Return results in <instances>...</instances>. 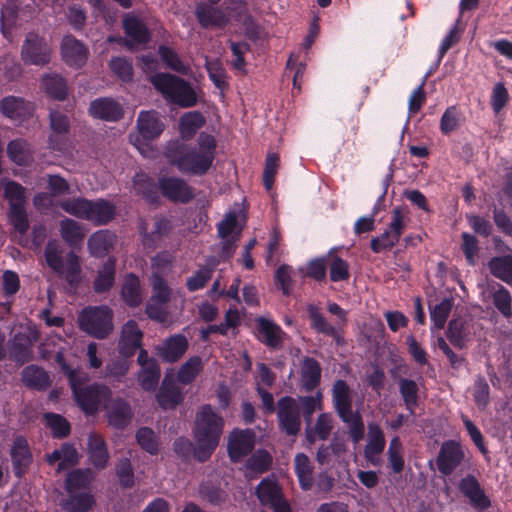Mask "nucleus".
<instances>
[{
  "mask_svg": "<svg viewBox=\"0 0 512 512\" xmlns=\"http://www.w3.org/2000/svg\"><path fill=\"white\" fill-rule=\"evenodd\" d=\"M205 66L215 86L221 90L225 89L227 87L226 72L221 61L219 59L209 61L206 57Z\"/></svg>",
  "mask_w": 512,
  "mask_h": 512,
  "instance_id": "0e129e2a",
  "label": "nucleus"
},
{
  "mask_svg": "<svg viewBox=\"0 0 512 512\" xmlns=\"http://www.w3.org/2000/svg\"><path fill=\"white\" fill-rule=\"evenodd\" d=\"M327 269L328 257L326 254L309 260L306 264L304 275L317 283H325L327 281Z\"/></svg>",
  "mask_w": 512,
  "mask_h": 512,
  "instance_id": "09e8293b",
  "label": "nucleus"
},
{
  "mask_svg": "<svg viewBox=\"0 0 512 512\" xmlns=\"http://www.w3.org/2000/svg\"><path fill=\"white\" fill-rule=\"evenodd\" d=\"M90 114L99 119L116 121L123 116V109L119 103L110 98L94 100L89 107Z\"/></svg>",
  "mask_w": 512,
  "mask_h": 512,
  "instance_id": "bb28decb",
  "label": "nucleus"
},
{
  "mask_svg": "<svg viewBox=\"0 0 512 512\" xmlns=\"http://www.w3.org/2000/svg\"><path fill=\"white\" fill-rule=\"evenodd\" d=\"M122 298L130 306H138L143 299L140 280L133 274L128 275L122 286Z\"/></svg>",
  "mask_w": 512,
  "mask_h": 512,
  "instance_id": "a18cd8bd",
  "label": "nucleus"
},
{
  "mask_svg": "<svg viewBox=\"0 0 512 512\" xmlns=\"http://www.w3.org/2000/svg\"><path fill=\"white\" fill-rule=\"evenodd\" d=\"M137 363L140 366L137 374L139 385L145 391H154L158 386L161 375L157 360L150 357L146 350L141 349Z\"/></svg>",
  "mask_w": 512,
  "mask_h": 512,
  "instance_id": "f8f14e48",
  "label": "nucleus"
},
{
  "mask_svg": "<svg viewBox=\"0 0 512 512\" xmlns=\"http://www.w3.org/2000/svg\"><path fill=\"white\" fill-rule=\"evenodd\" d=\"M488 268L494 277L512 286V254L492 257Z\"/></svg>",
  "mask_w": 512,
  "mask_h": 512,
  "instance_id": "f704fd0d",
  "label": "nucleus"
},
{
  "mask_svg": "<svg viewBox=\"0 0 512 512\" xmlns=\"http://www.w3.org/2000/svg\"><path fill=\"white\" fill-rule=\"evenodd\" d=\"M123 27L127 36L131 38L130 41L122 38L116 39L112 36L108 37V41H117L129 48H131L134 43L144 44L149 41L150 36L148 29L146 28L145 24L137 17H125L123 20Z\"/></svg>",
  "mask_w": 512,
  "mask_h": 512,
  "instance_id": "aec40b11",
  "label": "nucleus"
},
{
  "mask_svg": "<svg viewBox=\"0 0 512 512\" xmlns=\"http://www.w3.org/2000/svg\"><path fill=\"white\" fill-rule=\"evenodd\" d=\"M115 275V263L112 260H108L104 263L101 270L94 281L95 291L98 293L105 292L111 288L114 282Z\"/></svg>",
  "mask_w": 512,
  "mask_h": 512,
  "instance_id": "bf43d9fd",
  "label": "nucleus"
},
{
  "mask_svg": "<svg viewBox=\"0 0 512 512\" xmlns=\"http://www.w3.org/2000/svg\"><path fill=\"white\" fill-rule=\"evenodd\" d=\"M271 464V456L266 451H258L252 455L246 462L247 476L254 477L259 473H263L269 469Z\"/></svg>",
  "mask_w": 512,
  "mask_h": 512,
  "instance_id": "4d7b16f0",
  "label": "nucleus"
},
{
  "mask_svg": "<svg viewBox=\"0 0 512 512\" xmlns=\"http://www.w3.org/2000/svg\"><path fill=\"white\" fill-rule=\"evenodd\" d=\"M217 228L218 236L221 240L219 257L221 260H227L234 254L242 231L236 213L230 212L226 214L223 220L219 222Z\"/></svg>",
  "mask_w": 512,
  "mask_h": 512,
  "instance_id": "1a4fd4ad",
  "label": "nucleus"
},
{
  "mask_svg": "<svg viewBox=\"0 0 512 512\" xmlns=\"http://www.w3.org/2000/svg\"><path fill=\"white\" fill-rule=\"evenodd\" d=\"M459 489L461 493L469 499L474 508L484 510L490 507V499L486 496L474 475L468 474L462 478L459 483Z\"/></svg>",
  "mask_w": 512,
  "mask_h": 512,
  "instance_id": "6ab92c4d",
  "label": "nucleus"
},
{
  "mask_svg": "<svg viewBox=\"0 0 512 512\" xmlns=\"http://www.w3.org/2000/svg\"><path fill=\"white\" fill-rule=\"evenodd\" d=\"M307 314L312 330L317 334L331 337L338 345L343 344L342 327L339 324H331L318 306L309 304L307 306Z\"/></svg>",
  "mask_w": 512,
  "mask_h": 512,
  "instance_id": "ddd939ff",
  "label": "nucleus"
},
{
  "mask_svg": "<svg viewBox=\"0 0 512 512\" xmlns=\"http://www.w3.org/2000/svg\"><path fill=\"white\" fill-rule=\"evenodd\" d=\"M398 389L405 408L410 412V415H414L419 398V387L417 383L412 379L401 377L398 380Z\"/></svg>",
  "mask_w": 512,
  "mask_h": 512,
  "instance_id": "58836bf2",
  "label": "nucleus"
},
{
  "mask_svg": "<svg viewBox=\"0 0 512 512\" xmlns=\"http://www.w3.org/2000/svg\"><path fill=\"white\" fill-rule=\"evenodd\" d=\"M294 462L295 474L298 478L301 489L304 491L311 490L314 484V466L311 463L309 457L303 453H298L295 456Z\"/></svg>",
  "mask_w": 512,
  "mask_h": 512,
  "instance_id": "2f4dec72",
  "label": "nucleus"
},
{
  "mask_svg": "<svg viewBox=\"0 0 512 512\" xmlns=\"http://www.w3.org/2000/svg\"><path fill=\"white\" fill-rule=\"evenodd\" d=\"M89 208H87V213L85 216V220H88L96 225H105L110 222L116 213V207L111 202L98 199L96 201L89 202Z\"/></svg>",
  "mask_w": 512,
  "mask_h": 512,
  "instance_id": "a878e982",
  "label": "nucleus"
},
{
  "mask_svg": "<svg viewBox=\"0 0 512 512\" xmlns=\"http://www.w3.org/2000/svg\"><path fill=\"white\" fill-rule=\"evenodd\" d=\"M136 128L138 135L131 141L144 156H149L152 151L146 143L159 137L165 129L164 121L158 112L154 110L141 111L137 118Z\"/></svg>",
  "mask_w": 512,
  "mask_h": 512,
  "instance_id": "39448f33",
  "label": "nucleus"
},
{
  "mask_svg": "<svg viewBox=\"0 0 512 512\" xmlns=\"http://www.w3.org/2000/svg\"><path fill=\"white\" fill-rule=\"evenodd\" d=\"M143 332L134 320H129L123 325L121 337L118 342V350L122 356L130 357L141 348Z\"/></svg>",
  "mask_w": 512,
  "mask_h": 512,
  "instance_id": "a211bd4d",
  "label": "nucleus"
},
{
  "mask_svg": "<svg viewBox=\"0 0 512 512\" xmlns=\"http://www.w3.org/2000/svg\"><path fill=\"white\" fill-rule=\"evenodd\" d=\"M150 81L166 100L180 107L188 108L197 103L195 90L180 77L168 73H156L150 77Z\"/></svg>",
  "mask_w": 512,
  "mask_h": 512,
  "instance_id": "20e7f679",
  "label": "nucleus"
},
{
  "mask_svg": "<svg viewBox=\"0 0 512 512\" xmlns=\"http://www.w3.org/2000/svg\"><path fill=\"white\" fill-rule=\"evenodd\" d=\"M453 308V299L444 298L440 303L430 307V319L435 328H444Z\"/></svg>",
  "mask_w": 512,
  "mask_h": 512,
  "instance_id": "6e6d98bb",
  "label": "nucleus"
},
{
  "mask_svg": "<svg viewBox=\"0 0 512 512\" xmlns=\"http://www.w3.org/2000/svg\"><path fill=\"white\" fill-rule=\"evenodd\" d=\"M60 235L70 246H76L84 240L86 230L79 222L65 218L60 222Z\"/></svg>",
  "mask_w": 512,
  "mask_h": 512,
  "instance_id": "4c0bfd02",
  "label": "nucleus"
},
{
  "mask_svg": "<svg viewBox=\"0 0 512 512\" xmlns=\"http://www.w3.org/2000/svg\"><path fill=\"white\" fill-rule=\"evenodd\" d=\"M159 189L166 198L174 202L186 203L194 197L192 188L178 177L160 178Z\"/></svg>",
  "mask_w": 512,
  "mask_h": 512,
  "instance_id": "4468645a",
  "label": "nucleus"
},
{
  "mask_svg": "<svg viewBox=\"0 0 512 512\" xmlns=\"http://www.w3.org/2000/svg\"><path fill=\"white\" fill-rule=\"evenodd\" d=\"M156 399L163 409H172L182 402L183 396L177 386L165 379L156 395Z\"/></svg>",
  "mask_w": 512,
  "mask_h": 512,
  "instance_id": "ea45409f",
  "label": "nucleus"
},
{
  "mask_svg": "<svg viewBox=\"0 0 512 512\" xmlns=\"http://www.w3.org/2000/svg\"><path fill=\"white\" fill-rule=\"evenodd\" d=\"M398 242L399 239L386 229L380 236L372 237L370 248L378 254L391 250Z\"/></svg>",
  "mask_w": 512,
  "mask_h": 512,
  "instance_id": "774afa93",
  "label": "nucleus"
},
{
  "mask_svg": "<svg viewBox=\"0 0 512 512\" xmlns=\"http://www.w3.org/2000/svg\"><path fill=\"white\" fill-rule=\"evenodd\" d=\"M129 357L123 356L110 361L105 368V376L111 377L114 380L120 382L126 376L131 367V361Z\"/></svg>",
  "mask_w": 512,
  "mask_h": 512,
  "instance_id": "e2e57ef3",
  "label": "nucleus"
},
{
  "mask_svg": "<svg viewBox=\"0 0 512 512\" xmlns=\"http://www.w3.org/2000/svg\"><path fill=\"white\" fill-rule=\"evenodd\" d=\"M112 311L107 306L89 307L79 315L80 328L88 334L103 339L113 330Z\"/></svg>",
  "mask_w": 512,
  "mask_h": 512,
  "instance_id": "423d86ee",
  "label": "nucleus"
},
{
  "mask_svg": "<svg viewBox=\"0 0 512 512\" xmlns=\"http://www.w3.org/2000/svg\"><path fill=\"white\" fill-rule=\"evenodd\" d=\"M195 14L203 28H221L229 20L221 9L205 4L197 6Z\"/></svg>",
  "mask_w": 512,
  "mask_h": 512,
  "instance_id": "cd10ccee",
  "label": "nucleus"
},
{
  "mask_svg": "<svg viewBox=\"0 0 512 512\" xmlns=\"http://www.w3.org/2000/svg\"><path fill=\"white\" fill-rule=\"evenodd\" d=\"M329 278L331 282H344L350 279V264L331 249L327 253Z\"/></svg>",
  "mask_w": 512,
  "mask_h": 512,
  "instance_id": "7c9ffc66",
  "label": "nucleus"
},
{
  "mask_svg": "<svg viewBox=\"0 0 512 512\" xmlns=\"http://www.w3.org/2000/svg\"><path fill=\"white\" fill-rule=\"evenodd\" d=\"M203 367L202 359L198 356L190 357L177 373V379L182 384H189L199 375Z\"/></svg>",
  "mask_w": 512,
  "mask_h": 512,
  "instance_id": "5fc2aeb1",
  "label": "nucleus"
},
{
  "mask_svg": "<svg viewBox=\"0 0 512 512\" xmlns=\"http://www.w3.org/2000/svg\"><path fill=\"white\" fill-rule=\"evenodd\" d=\"M297 402V409L299 415L302 416L308 427L311 426L312 416L316 409L322 407V393L318 391L315 396H302L299 397Z\"/></svg>",
  "mask_w": 512,
  "mask_h": 512,
  "instance_id": "8fccbe9b",
  "label": "nucleus"
},
{
  "mask_svg": "<svg viewBox=\"0 0 512 512\" xmlns=\"http://www.w3.org/2000/svg\"><path fill=\"white\" fill-rule=\"evenodd\" d=\"M87 455L91 465L97 470L107 467L110 455L103 437L97 433H90L87 442Z\"/></svg>",
  "mask_w": 512,
  "mask_h": 512,
  "instance_id": "5701e85b",
  "label": "nucleus"
},
{
  "mask_svg": "<svg viewBox=\"0 0 512 512\" xmlns=\"http://www.w3.org/2000/svg\"><path fill=\"white\" fill-rule=\"evenodd\" d=\"M257 496L264 505H270L275 512H288L285 499L274 479H265L257 487Z\"/></svg>",
  "mask_w": 512,
  "mask_h": 512,
  "instance_id": "f3484780",
  "label": "nucleus"
},
{
  "mask_svg": "<svg viewBox=\"0 0 512 512\" xmlns=\"http://www.w3.org/2000/svg\"><path fill=\"white\" fill-rule=\"evenodd\" d=\"M56 273L71 285L79 283L81 280V265L79 257L74 252H69L63 260V264L60 269H58Z\"/></svg>",
  "mask_w": 512,
  "mask_h": 512,
  "instance_id": "37998d69",
  "label": "nucleus"
},
{
  "mask_svg": "<svg viewBox=\"0 0 512 512\" xmlns=\"http://www.w3.org/2000/svg\"><path fill=\"white\" fill-rule=\"evenodd\" d=\"M159 54L161 56V59L166 63V65L180 73V74H184V75H187L189 73V67L187 65H185L180 57L177 55V53H175L172 49H170L169 47H166V46H160L159 47Z\"/></svg>",
  "mask_w": 512,
  "mask_h": 512,
  "instance_id": "69168bd1",
  "label": "nucleus"
},
{
  "mask_svg": "<svg viewBox=\"0 0 512 512\" xmlns=\"http://www.w3.org/2000/svg\"><path fill=\"white\" fill-rule=\"evenodd\" d=\"M114 235L108 231H98L88 240V247L91 254L103 256L106 254L114 242Z\"/></svg>",
  "mask_w": 512,
  "mask_h": 512,
  "instance_id": "603ef678",
  "label": "nucleus"
},
{
  "mask_svg": "<svg viewBox=\"0 0 512 512\" xmlns=\"http://www.w3.org/2000/svg\"><path fill=\"white\" fill-rule=\"evenodd\" d=\"M46 425L57 438L66 437L70 432V425L65 418L58 414L47 413L44 416Z\"/></svg>",
  "mask_w": 512,
  "mask_h": 512,
  "instance_id": "338daca9",
  "label": "nucleus"
},
{
  "mask_svg": "<svg viewBox=\"0 0 512 512\" xmlns=\"http://www.w3.org/2000/svg\"><path fill=\"white\" fill-rule=\"evenodd\" d=\"M215 153L216 140L206 133L199 135L195 147L174 141L170 142L165 150V156L171 165L176 166L182 173L195 175L205 174L210 169Z\"/></svg>",
  "mask_w": 512,
  "mask_h": 512,
  "instance_id": "f257e3e1",
  "label": "nucleus"
},
{
  "mask_svg": "<svg viewBox=\"0 0 512 512\" xmlns=\"http://www.w3.org/2000/svg\"><path fill=\"white\" fill-rule=\"evenodd\" d=\"M257 336L261 342L269 347H278L282 343L281 330L272 321L264 318H256Z\"/></svg>",
  "mask_w": 512,
  "mask_h": 512,
  "instance_id": "c756f323",
  "label": "nucleus"
},
{
  "mask_svg": "<svg viewBox=\"0 0 512 512\" xmlns=\"http://www.w3.org/2000/svg\"><path fill=\"white\" fill-rule=\"evenodd\" d=\"M204 124L205 117L201 112L190 111L185 113L179 120V131L182 138H192Z\"/></svg>",
  "mask_w": 512,
  "mask_h": 512,
  "instance_id": "c03bdc74",
  "label": "nucleus"
},
{
  "mask_svg": "<svg viewBox=\"0 0 512 512\" xmlns=\"http://www.w3.org/2000/svg\"><path fill=\"white\" fill-rule=\"evenodd\" d=\"M333 429V420L330 413H321L313 428L306 430V439L309 443H314L316 438L325 441L329 438Z\"/></svg>",
  "mask_w": 512,
  "mask_h": 512,
  "instance_id": "79ce46f5",
  "label": "nucleus"
},
{
  "mask_svg": "<svg viewBox=\"0 0 512 512\" xmlns=\"http://www.w3.org/2000/svg\"><path fill=\"white\" fill-rule=\"evenodd\" d=\"M386 440L381 427L376 423L368 425V442L364 448V456L371 463L384 451Z\"/></svg>",
  "mask_w": 512,
  "mask_h": 512,
  "instance_id": "c85d7f7f",
  "label": "nucleus"
},
{
  "mask_svg": "<svg viewBox=\"0 0 512 512\" xmlns=\"http://www.w3.org/2000/svg\"><path fill=\"white\" fill-rule=\"evenodd\" d=\"M93 479L94 473L90 468L73 470L67 474L65 489L72 494L77 489L88 486Z\"/></svg>",
  "mask_w": 512,
  "mask_h": 512,
  "instance_id": "de8ad7c7",
  "label": "nucleus"
},
{
  "mask_svg": "<svg viewBox=\"0 0 512 512\" xmlns=\"http://www.w3.org/2000/svg\"><path fill=\"white\" fill-rule=\"evenodd\" d=\"M87 380L77 381L71 388L79 406L88 414L95 413L110 398L111 390L104 385L84 386Z\"/></svg>",
  "mask_w": 512,
  "mask_h": 512,
  "instance_id": "6e6552de",
  "label": "nucleus"
},
{
  "mask_svg": "<svg viewBox=\"0 0 512 512\" xmlns=\"http://www.w3.org/2000/svg\"><path fill=\"white\" fill-rule=\"evenodd\" d=\"M52 48L45 37L29 32L21 46L20 57L25 65L44 67L51 62Z\"/></svg>",
  "mask_w": 512,
  "mask_h": 512,
  "instance_id": "0eeeda50",
  "label": "nucleus"
},
{
  "mask_svg": "<svg viewBox=\"0 0 512 512\" xmlns=\"http://www.w3.org/2000/svg\"><path fill=\"white\" fill-rule=\"evenodd\" d=\"M446 337L457 349H464L469 340V330L463 318H453L448 323Z\"/></svg>",
  "mask_w": 512,
  "mask_h": 512,
  "instance_id": "72a5a7b5",
  "label": "nucleus"
},
{
  "mask_svg": "<svg viewBox=\"0 0 512 512\" xmlns=\"http://www.w3.org/2000/svg\"><path fill=\"white\" fill-rule=\"evenodd\" d=\"M23 383L33 389L43 390L50 386L51 380L49 375L42 368L30 365L22 371Z\"/></svg>",
  "mask_w": 512,
  "mask_h": 512,
  "instance_id": "a19ab883",
  "label": "nucleus"
},
{
  "mask_svg": "<svg viewBox=\"0 0 512 512\" xmlns=\"http://www.w3.org/2000/svg\"><path fill=\"white\" fill-rule=\"evenodd\" d=\"M216 265L217 261L214 258L208 259L207 266L201 267L191 277L187 279L186 286L188 290L197 291L203 288L211 279L213 269Z\"/></svg>",
  "mask_w": 512,
  "mask_h": 512,
  "instance_id": "3c124183",
  "label": "nucleus"
},
{
  "mask_svg": "<svg viewBox=\"0 0 512 512\" xmlns=\"http://www.w3.org/2000/svg\"><path fill=\"white\" fill-rule=\"evenodd\" d=\"M132 412L127 402L122 399L114 400L107 407V418L110 425L117 428L125 427L131 420Z\"/></svg>",
  "mask_w": 512,
  "mask_h": 512,
  "instance_id": "473e14b6",
  "label": "nucleus"
},
{
  "mask_svg": "<svg viewBox=\"0 0 512 512\" xmlns=\"http://www.w3.org/2000/svg\"><path fill=\"white\" fill-rule=\"evenodd\" d=\"M4 196L9 201L10 207L23 206L26 203L25 189L17 182L4 180L1 182Z\"/></svg>",
  "mask_w": 512,
  "mask_h": 512,
  "instance_id": "13d9d810",
  "label": "nucleus"
},
{
  "mask_svg": "<svg viewBox=\"0 0 512 512\" xmlns=\"http://www.w3.org/2000/svg\"><path fill=\"white\" fill-rule=\"evenodd\" d=\"M60 49L63 61L71 67L80 68L88 59L87 47L73 36H65Z\"/></svg>",
  "mask_w": 512,
  "mask_h": 512,
  "instance_id": "2eb2a0df",
  "label": "nucleus"
},
{
  "mask_svg": "<svg viewBox=\"0 0 512 512\" xmlns=\"http://www.w3.org/2000/svg\"><path fill=\"white\" fill-rule=\"evenodd\" d=\"M38 339L37 332L29 327L21 326L9 342L10 355L21 364L31 359V348Z\"/></svg>",
  "mask_w": 512,
  "mask_h": 512,
  "instance_id": "9b49d317",
  "label": "nucleus"
},
{
  "mask_svg": "<svg viewBox=\"0 0 512 512\" xmlns=\"http://www.w3.org/2000/svg\"><path fill=\"white\" fill-rule=\"evenodd\" d=\"M80 454L77 449L69 443L62 444L52 453L46 455V461L49 465L58 463L57 472H61L69 467L75 466L80 461Z\"/></svg>",
  "mask_w": 512,
  "mask_h": 512,
  "instance_id": "393cba45",
  "label": "nucleus"
},
{
  "mask_svg": "<svg viewBox=\"0 0 512 512\" xmlns=\"http://www.w3.org/2000/svg\"><path fill=\"white\" fill-rule=\"evenodd\" d=\"M224 421L210 405L202 406L195 416L193 436L194 453L199 461L207 460L218 446Z\"/></svg>",
  "mask_w": 512,
  "mask_h": 512,
  "instance_id": "f03ea898",
  "label": "nucleus"
},
{
  "mask_svg": "<svg viewBox=\"0 0 512 512\" xmlns=\"http://www.w3.org/2000/svg\"><path fill=\"white\" fill-rule=\"evenodd\" d=\"M301 387L306 392H312L321 383L322 367L318 360L306 356L301 361Z\"/></svg>",
  "mask_w": 512,
  "mask_h": 512,
  "instance_id": "b1692460",
  "label": "nucleus"
},
{
  "mask_svg": "<svg viewBox=\"0 0 512 512\" xmlns=\"http://www.w3.org/2000/svg\"><path fill=\"white\" fill-rule=\"evenodd\" d=\"M332 404L335 412L348 427L350 437L354 443H358L364 437L365 427L362 415L353 411L351 389L347 382L338 379L332 386Z\"/></svg>",
  "mask_w": 512,
  "mask_h": 512,
  "instance_id": "7ed1b4c3",
  "label": "nucleus"
},
{
  "mask_svg": "<svg viewBox=\"0 0 512 512\" xmlns=\"http://www.w3.org/2000/svg\"><path fill=\"white\" fill-rule=\"evenodd\" d=\"M94 503L95 499L91 493H72L62 506L67 512H87L92 509Z\"/></svg>",
  "mask_w": 512,
  "mask_h": 512,
  "instance_id": "864d4df0",
  "label": "nucleus"
},
{
  "mask_svg": "<svg viewBox=\"0 0 512 512\" xmlns=\"http://www.w3.org/2000/svg\"><path fill=\"white\" fill-rule=\"evenodd\" d=\"M41 86L50 97L57 100H63L67 96V83L65 79L59 74H45L41 79Z\"/></svg>",
  "mask_w": 512,
  "mask_h": 512,
  "instance_id": "e433bc0d",
  "label": "nucleus"
},
{
  "mask_svg": "<svg viewBox=\"0 0 512 512\" xmlns=\"http://www.w3.org/2000/svg\"><path fill=\"white\" fill-rule=\"evenodd\" d=\"M11 457L17 474L21 475L22 468L27 467L32 460L28 442L24 437L18 436L14 439L11 447Z\"/></svg>",
  "mask_w": 512,
  "mask_h": 512,
  "instance_id": "c9c22d12",
  "label": "nucleus"
},
{
  "mask_svg": "<svg viewBox=\"0 0 512 512\" xmlns=\"http://www.w3.org/2000/svg\"><path fill=\"white\" fill-rule=\"evenodd\" d=\"M7 154L15 164L24 166L32 161L29 144L23 139L11 141L7 146Z\"/></svg>",
  "mask_w": 512,
  "mask_h": 512,
  "instance_id": "49530a36",
  "label": "nucleus"
},
{
  "mask_svg": "<svg viewBox=\"0 0 512 512\" xmlns=\"http://www.w3.org/2000/svg\"><path fill=\"white\" fill-rule=\"evenodd\" d=\"M1 113L12 120H23L32 115L34 105L23 97L7 96L0 101Z\"/></svg>",
  "mask_w": 512,
  "mask_h": 512,
  "instance_id": "4be33fe9",
  "label": "nucleus"
},
{
  "mask_svg": "<svg viewBox=\"0 0 512 512\" xmlns=\"http://www.w3.org/2000/svg\"><path fill=\"white\" fill-rule=\"evenodd\" d=\"M90 200H87L82 197L70 198L62 200L59 203V206L66 213L73 215L80 219H85L87 208H89Z\"/></svg>",
  "mask_w": 512,
  "mask_h": 512,
  "instance_id": "052dcab7",
  "label": "nucleus"
},
{
  "mask_svg": "<svg viewBox=\"0 0 512 512\" xmlns=\"http://www.w3.org/2000/svg\"><path fill=\"white\" fill-rule=\"evenodd\" d=\"M255 434L252 430H234L229 435L228 453L232 461L237 462L254 447Z\"/></svg>",
  "mask_w": 512,
  "mask_h": 512,
  "instance_id": "dca6fc26",
  "label": "nucleus"
},
{
  "mask_svg": "<svg viewBox=\"0 0 512 512\" xmlns=\"http://www.w3.org/2000/svg\"><path fill=\"white\" fill-rule=\"evenodd\" d=\"M188 346L187 338L182 334H176L165 339L158 345L156 347V353L163 361L174 363L185 354Z\"/></svg>",
  "mask_w": 512,
  "mask_h": 512,
  "instance_id": "412c9836",
  "label": "nucleus"
},
{
  "mask_svg": "<svg viewBox=\"0 0 512 512\" xmlns=\"http://www.w3.org/2000/svg\"><path fill=\"white\" fill-rule=\"evenodd\" d=\"M465 452L460 442L456 440L444 441L436 458L438 471L444 476H450L462 464Z\"/></svg>",
  "mask_w": 512,
  "mask_h": 512,
  "instance_id": "9d476101",
  "label": "nucleus"
},
{
  "mask_svg": "<svg viewBox=\"0 0 512 512\" xmlns=\"http://www.w3.org/2000/svg\"><path fill=\"white\" fill-rule=\"evenodd\" d=\"M151 285L153 294L150 299L153 301H158L160 304H166L170 300L171 289L168 287L163 276L159 275L158 273H152Z\"/></svg>",
  "mask_w": 512,
  "mask_h": 512,
  "instance_id": "680f3d73",
  "label": "nucleus"
}]
</instances>
